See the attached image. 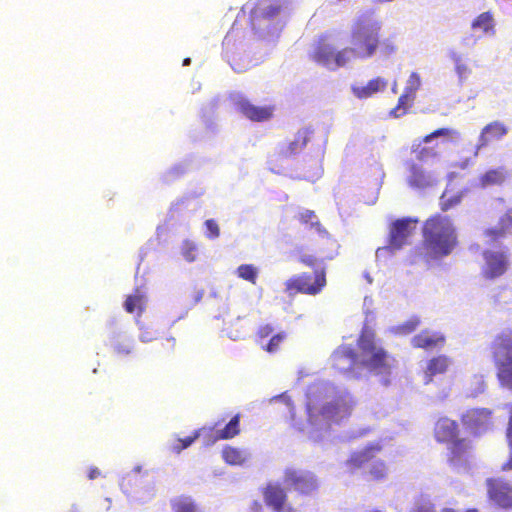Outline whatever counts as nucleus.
Wrapping results in <instances>:
<instances>
[{"label": "nucleus", "instance_id": "23", "mask_svg": "<svg viewBox=\"0 0 512 512\" xmlns=\"http://www.w3.org/2000/svg\"><path fill=\"white\" fill-rule=\"evenodd\" d=\"M434 431L439 442L450 443L458 438V424L448 417H441L436 422Z\"/></svg>", "mask_w": 512, "mask_h": 512}, {"label": "nucleus", "instance_id": "21", "mask_svg": "<svg viewBox=\"0 0 512 512\" xmlns=\"http://www.w3.org/2000/svg\"><path fill=\"white\" fill-rule=\"evenodd\" d=\"M507 133H508L507 127L500 121H493V122L489 123L488 125H486L482 129V131L479 135L475 155L478 154V151L482 147L488 145L492 141L500 140Z\"/></svg>", "mask_w": 512, "mask_h": 512}, {"label": "nucleus", "instance_id": "49", "mask_svg": "<svg viewBox=\"0 0 512 512\" xmlns=\"http://www.w3.org/2000/svg\"><path fill=\"white\" fill-rule=\"evenodd\" d=\"M137 325L139 326V329H140L139 340L142 343H149L157 338L156 332L150 331L148 329H144L140 325L139 321H137Z\"/></svg>", "mask_w": 512, "mask_h": 512}, {"label": "nucleus", "instance_id": "7", "mask_svg": "<svg viewBox=\"0 0 512 512\" xmlns=\"http://www.w3.org/2000/svg\"><path fill=\"white\" fill-rule=\"evenodd\" d=\"M381 450L378 443L367 446L364 450L354 453L348 465L353 468H365L374 480H383L387 477L388 468L382 460H373L374 455Z\"/></svg>", "mask_w": 512, "mask_h": 512}, {"label": "nucleus", "instance_id": "57", "mask_svg": "<svg viewBox=\"0 0 512 512\" xmlns=\"http://www.w3.org/2000/svg\"><path fill=\"white\" fill-rule=\"evenodd\" d=\"M302 262H304L307 265H313L314 259L312 258V256H304L302 257Z\"/></svg>", "mask_w": 512, "mask_h": 512}, {"label": "nucleus", "instance_id": "33", "mask_svg": "<svg viewBox=\"0 0 512 512\" xmlns=\"http://www.w3.org/2000/svg\"><path fill=\"white\" fill-rule=\"evenodd\" d=\"M174 512H198V506L189 496H178L171 500Z\"/></svg>", "mask_w": 512, "mask_h": 512}, {"label": "nucleus", "instance_id": "8", "mask_svg": "<svg viewBox=\"0 0 512 512\" xmlns=\"http://www.w3.org/2000/svg\"><path fill=\"white\" fill-rule=\"evenodd\" d=\"M283 479L287 487L302 495H312L319 486L315 474L304 469L286 468Z\"/></svg>", "mask_w": 512, "mask_h": 512}, {"label": "nucleus", "instance_id": "11", "mask_svg": "<svg viewBox=\"0 0 512 512\" xmlns=\"http://www.w3.org/2000/svg\"><path fill=\"white\" fill-rule=\"evenodd\" d=\"M482 274L487 279L503 275L508 268V255L504 250L487 249L483 252Z\"/></svg>", "mask_w": 512, "mask_h": 512}, {"label": "nucleus", "instance_id": "1", "mask_svg": "<svg viewBox=\"0 0 512 512\" xmlns=\"http://www.w3.org/2000/svg\"><path fill=\"white\" fill-rule=\"evenodd\" d=\"M306 398L305 420L296 418L294 405L287 393L272 397L270 402H283L288 407L291 425L313 442H322L329 435L331 424L348 417L353 405L348 392L326 381L311 384Z\"/></svg>", "mask_w": 512, "mask_h": 512}, {"label": "nucleus", "instance_id": "9", "mask_svg": "<svg viewBox=\"0 0 512 512\" xmlns=\"http://www.w3.org/2000/svg\"><path fill=\"white\" fill-rule=\"evenodd\" d=\"M417 220L412 218L398 219L392 223L389 234V245L387 247L378 248L376 255L379 257L386 251L395 252L400 250L407 244V239L415 230Z\"/></svg>", "mask_w": 512, "mask_h": 512}, {"label": "nucleus", "instance_id": "38", "mask_svg": "<svg viewBox=\"0 0 512 512\" xmlns=\"http://www.w3.org/2000/svg\"><path fill=\"white\" fill-rule=\"evenodd\" d=\"M412 152L416 154V158L420 161H428L438 156V152L433 147H421V142L413 143Z\"/></svg>", "mask_w": 512, "mask_h": 512}, {"label": "nucleus", "instance_id": "52", "mask_svg": "<svg viewBox=\"0 0 512 512\" xmlns=\"http://www.w3.org/2000/svg\"><path fill=\"white\" fill-rule=\"evenodd\" d=\"M204 432H206V428H201L199 430H197L194 434V436H191V437H187L185 439H182V442H183V446L184 448H188L190 445H192V443H194V441L199 438Z\"/></svg>", "mask_w": 512, "mask_h": 512}, {"label": "nucleus", "instance_id": "12", "mask_svg": "<svg viewBox=\"0 0 512 512\" xmlns=\"http://www.w3.org/2000/svg\"><path fill=\"white\" fill-rule=\"evenodd\" d=\"M462 421L472 433L481 435L493 427L492 411L487 408L470 409L463 414Z\"/></svg>", "mask_w": 512, "mask_h": 512}, {"label": "nucleus", "instance_id": "42", "mask_svg": "<svg viewBox=\"0 0 512 512\" xmlns=\"http://www.w3.org/2000/svg\"><path fill=\"white\" fill-rule=\"evenodd\" d=\"M378 50L381 55L384 57H389L397 52V45L395 43L394 38L387 37L380 39L379 38V46Z\"/></svg>", "mask_w": 512, "mask_h": 512}, {"label": "nucleus", "instance_id": "31", "mask_svg": "<svg viewBox=\"0 0 512 512\" xmlns=\"http://www.w3.org/2000/svg\"><path fill=\"white\" fill-rule=\"evenodd\" d=\"M239 433V416H234L223 429H217L213 434V439L208 440L207 444H213L219 439H230Z\"/></svg>", "mask_w": 512, "mask_h": 512}, {"label": "nucleus", "instance_id": "13", "mask_svg": "<svg viewBox=\"0 0 512 512\" xmlns=\"http://www.w3.org/2000/svg\"><path fill=\"white\" fill-rule=\"evenodd\" d=\"M488 494L499 507L512 508V485L503 479H488Z\"/></svg>", "mask_w": 512, "mask_h": 512}, {"label": "nucleus", "instance_id": "63", "mask_svg": "<svg viewBox=\"0 0 512 512\" xmlns=\"http://www.w3.org/2000/svg\"><path fill=\"white\" fill-rule=\"evenodd\" d=\"M365 278L366 280L368 281V283H372V278L370 277V275L368 273L365 274Z\"/></svg>", "mask_w": 512, "mask_h": 512}, {"label": "nucleus", "instance_id": "17", "mask_svg": "<svg viewBox=\"0 0 512 512\" xmlns=\"http://www.w3.org/2000/svg\"><path fill=\"white\" fill-rule=\"evenodd\" d=\"M471 29L473 34L470 37L465 38L468 41L466 44L475 45L479 39L483 36H493L495 34V22L492 15L489 12H484L477 16L471 23Z\"/></svg>", "mask_w": 512, "mask_h": 512}, {"label": "nucleus", "instance_id": "18", "mask_svg": "<svg viewBox=\"0 0 512 512\" xmlns=\"http://www.w3.org/2000/svg\"><path fill=\"white\" fill-rule=\"evenodd\" d=\"M447 57L453 64V71L457 77V84L459 86H463L473 72L468 59L454 48L447 50Z\"/></svg>", "mask_w": 512, "mask_h": 512}, {"label": "nucleus", "instance_id": "15", "mask_svg": "<svg viewBox=\"0 0 512 512\" xmlns=\"http://www.w3.org/2000/svg\"><path fill=\"white\" fill-rule=\"evenodd\" d=\"M231 99L237 110L252 121H265L272 116L271 107L255 106L241 94H233Z\"/></svg>", "mask_w": 512, "mask_h": 512}, {"label": "nucleus", "instance_id": "30", "mask_svg": "<svg viewBox=\"0 0 512 512\" xmlns=\"http://www.w3.org/2000/svg\"><path fill=\"white\" fill-rule=\"evenodd\" d=\"M222 457L229 465L241 466L250 459L251 454L247 449L226 446L222 450Z\"/></svg>", "mask_w": 512, "mask_h": 512}, {"label": "nucleus", "instance_id": "53", "mask_svg": "<svg viewBox=\"0 0 512 512\" xmlns=\"http://www.w3.org/2000/svg\"><path fill=\"white\" fill-rule=\"evenodd\" d=\"M170 449L175 452V453H180L182 450H184V446H183V442H182V439L178 438V439H175L171 444H170Z\"/></svg>", "mask_w": 512, "mask_h": 512}, {"label": "nucleus", "instance_id": "35", "mask_svg": "<svg viewBox=\"0 0 512 512\" xmlns=\"http://www.w3.org/2000/svg\"><path fill=\"white\" fill-rule=\"evenodd\" d=\"M439 137H448L451 141L457 142L461 134L456 129L451 128H440L432 132L431 134L425 136L422 140L423 143H430L432 140Z\"/></svg>", "mask_w": 512, "mask_h": 512}, {"label": "nucleus", "instance_id": "16", "mask_svg": "<svg viewBox=\"0 0 512 512\" xmlns=\"http://www.w3.org/2000/svg\"><path fill=\"white\" fill-rule=\"evenodd\" d=\"M420 87V75L417 72H412L407 79L404 93L399 98L398 106L391 111V114L394 117H400L405 113L406 108L413 103L415 94L420 89Z\"/></svg>", "mask_w": 512, "mask_h": 512}, {"label": "nucleus", "instance_id": "20", "mask_svg": "<svg viewBox=\"0 0 512 512\" xmlns=\"http://www.w3.org/2000/svg\"><path fill=\"white\" fill-rule=\"evenodd\" d=\"M408 184L413 188H426L433 186L437 182V178L431 172H427L423 167L416 163L409 164L408 167Z\"/></svg>", "mask_w": 512, "mask_h": 512}, {"label": "nucleus", "instance_id": "56", "mask_svg": "<svg viewBox=\"0 0 512 512\" xmlns=\"http://www.w3.org/2000/svg\"><path fill=\"white\" fill-rule=\"evenodd\" d=\"M100 475V471L98 468H93L90 470L89 472V478L90 479H95L97 478L98 476Z\"/></svg>", "mask_w": 512, "mask_h": 512}, {"label": "nucleus", "instance_id": "26", "mask_svg": "<svg viewBox=\"0 0 512 512\" xmlns=\"http://www.w3.org/2000/svg\"><path fill=\"white\" fill-rule=\"evenodd\" d=\"M236 27L233 25L231 31L227 33L223 40V47L225 50V55L228 58V62L232 69L238 73L246 71L250 67V62L247 64H240L238 63V58L236 53L234 52V37L236 35Z\"/></svg>", "mask_w": 512, "mask_h": 512}, {"label": "nucleus", "instance_id": "32", "mask_svg": "<svg viewBox=\"0 0 512 512\" xmlns=\"http://www.w3.org/2000/svg\"><path fill=\"white\" fill-rule=\"evenodd\" d=\"M146 302L145 291L138 288L134 294L127 297L124 307L129 313H132L136 308L139 310V313H141L145 308Z\"/></svg>", "mask_w": 512, "mask_h": 512}, {"label": "nucleus", "instance_id": "5", "mask_svg": "<svg viewBox=\"0 0 512 512\" xmlns=\"http://www.w3.org/2000/svg\"><path fill=\"white\" fill-rule=\"evenodd\" d=\"M250 9L251 27L259 38L277 36L285 24L286 13L281 0H259L256 4L247 3Z\"/></svg>", "mask_w": 512, "mask_h": 512}, {"label": "nucleus", "instance_id": "54", "mask_svg": "<svg viewBox=\"0 0 512 512\" xmlns=\"http://www.w3.org/2000/svg\"><path fill=\"white\" fill-rule=\"evenodd\" d=\"M273 332V328L270 325H264L259 328L258 335L261 339L268 337Z\"/></svg>", "mask_w": 512, "mask_h": 512}, {"label": "nucleus", "instance_id": "60", "mask_svg": "<svg viewBox=\"0 0 512 512\" xmlns=\"http://www.w3.org/2000/svg\"><path fill=\"white\" fill-rule=\"evenodd\" d=\"M167 341L169 342V344H171L172 347L175 345V338L170 337L167 339Z\"/></svg>", "mask_w": 512, "mask_h": 512}, {"label": "nucleus", "instance_id": "22", "mask_svg": "<svg viewBox=\"0 0 512 512\" xmlns=\"http://www.w3.org/2000/svg\"><path fill=\"white\" fill-rule=\"evenodd\" d=\"M471 449L470 441L456 438L449 443L450 462L456 467H463L468 462Z\"/></svg>", "mask_w": 512, "mask_h": 512}, {"label": "nucleus", "instance_id": "47", "mask_svg": "<svg viewBox=\"0 0 512 512\" xmlns=\"http://www.w3.org/2000/svg\"><path fill=\"white\" fill-rule=\"evenodd\" d=\"M133 346H134L133 340H127L124 342L117 341V342L113 343L114 350L118 354H123V355H128L132 351Z\"/></svg>", "mask_w": 512, "mask_h": 512}, {"label": "nucleus", "instance_id": "43", "mask_svg": "<svg viewBox=\"0 0 512 512\" xmlns=\"http://www.w3.org/2000/svg\"><path fill=\"white\" fill-rule=\"evenodd\" d=\"M486 384L483 376L475 375L471 381V386L467 390L468 397H477L485 391Z\"/></svg>", "mask_w": 512, "mask_h": 512}, {"label": "nucleus", "instance_id": "4", "mask_svg": "<svg viewBox=\"0 0 512 512\" xmlns=\"http://www.w3.org/2000/svg\"><path fill=\"white\" fill-rule=\"evenodd\" d=\"M357 353L359 367L383 377V383L388 384V375L394 364V358L382 347L380 339L376 338L371 326H363L358 339Z\"/></svg>", "mask_w": 512, "mask_h": 512}, {"label": "nucleus", "instance_id": "19", "mask_svg": "<svg viewBox=\"0 0 512 512\" xmlns=\"http://www.w3.org/2000/svg\"><path fill=\"white\" fill-rule=\"evenodd\" d=\"M388 82L382 77L371 79L367 83L355 82L351 85L352 94L360 99H368L386 89Z\"/></svg>", "mask_w": 512, "mask_h": 512}, {"label": "nucleus", "instance_id": "58", "mask_svg": "<svg viewBox=\"0 0 512 512\" xmlns=\"http://www.w3.org/2000/svg\"><path fill=\"white\" fill-rule=\"evenodd\" d=\"M469 165V159H465L463 160L462 162H460L459 164H456L455 166L461 168V169H466Z\"/></svg>", "mask_w": 512, "mask_h": 512}, {"label": "nucleus", "instance_id": "10", "mask_svg": "<svg viewBox=\"0 0 512 512\" xmlns=\"http://www.w3.org/2000/svg\"><path fill=\"white\" fill-rule=\"evenodd\" d=\"M331 361L334 368L350 377H358L361 374L357 353L347 345L338 347L333 352Z\"/></svg>", "mask_w": 512, "mask_h": 512}, {"label": "nucleus", "instance_id": "64", "mask_svg": "<svg viewBox=\"0 0 512 512\" xmlns=\"http://www.w3.org/2000/svg\"><path fill=\"white\" fill-rule=\"evenodd\" d=\"M134 470H135V472H137V473H138V472H140V471H141V467H140V466H136V467L134 468Z\"/></svg>", "mask_w": 512, "mask_h": 512}, {"label": "nucleus", "instance_id": "51", "mask_svg": "<svg viewBox=\"0 0 512 512\" xmlns=\"http://www.w3.org/2000/svg\"><path fill=\"white\" fill-rule=\"evenodd\" d=\"M182 173H184V166L181 164L176 165L165 174V181H172Z\"/></svg>", "mask_w": 512, "mask_h": 512}, {"label": "nucleus", "instance_id": "27", "mask_svg": "<svg viewBox=\"0 0 512 512\" xmlns=\"http://www.w3.org/2000/svg\"><path fill=\"white\" fill-rule=\"evenodd\" d=\"M450 364V359L444 355L430 359L424 372V383L429 384L434 376L445 373Z\"/></svg>", "mask_w": 512, "mask_h": 512}, {"label": "nucleus", "instance_id": "62", "mask_svg": "<svg viewBox=\"0 0 512 512\" xmlns=\"http://www.w3.org/2000/svg\"><path fill=\"white\" fill-rule=\"evenodd\" d=\"M392 92H393L394 94H396V93H397V83H396V82H394V84H393V86H392Z\"/></svg>", "mask_w": 512, "mask_h": 512}, {"label": "nucleus", "instance_id": "28", "mask_svg": "<svg viewBox=\"0 0 512 512\" xmlns=\"http://www.w3.org/2000/svg\"><path fill=\"white\" fill-rule=\"evenodd\" d=\"M505 234H512V210L500 218L497 227L485 231L486 242L498 240Z\"/></svg>", "mask_w": 512, "mask_h": 512}, {"label": "nucleus", "instance_id": "45", "mask_svg": "<svg viewBox=\"0 0 512 512\" xmlns=\"http://www.w3.org/2000/svg\"><path fill=\"white\" fill-rule=\"evenodd\" d=\"M409 512H435L433 504L425 498L416 500Z\"/></svg>", "mask_w": 512, "mask_h": 512}, {"label": "nucleus", "instance_id": "29", "mask_svg": "<svg viewBox=\"0 0 512 512\" xmlns=\"http://www.w3.org/2000/svg\"><path fill=\"white\" fill-rule=\"evenodd\" d=\"M293 290L312 295L319 293V287H315L312 278L307 275L291 278L286 282V291L291 293Z\"/></svg>", "mask_w": 512, "mask_h": 512}, {"label": "nucleus", "instance_id": "48", "mask_svg": "<svg viewBox=\"0 0 512 512\" xmlns=\"http://www.w3.org/2000/svg\"><path fill=\"white\" fill-rule=\"evenodd\" d=\"M205 227L207 229L206 236L208 238L215 239L219 237L220 230L217 223L213 219L206 220Z\"/></svg>", "mask_w": 512, "mask_h": 512}, {"label": "nucleus", "instance_id": "37", "mask_svg": "<svg viewBox=\"0 0 512 512\" xmlns=\"http://www.w3.org/2000/svg\"><path fill=\"white\" fill-rule=\"evenodd\" d=\"M420 324V320L418 317L413 316L408 319L406 322L400 325L390 327V332L398 335H406L413 332Z\"/></svg>", "mask_w": 512, "mask_h": 512}, {"label": "nucleus", "instance_id": "61", "mask_svg": "<svg viewBox=\"0 0 512 512\" xmlns=\"http://www.w3.org/2000/svg\"><path fill=\"white\" fill-rule=\"evenodd\" d=\"M190 62H191V59H190V58H185V59L183 60V66H187V65H189V64H190Z\"/></svg>", "mask_w": 512, "mask_h": 512}, {"label": "nucleus", "instance_id": "55", "mask_svg": "<svg viewBox=\"0 0 512 512\" xmlns=\"http://www.w3.org/2000/svg\"><path fill=\"white\" fill-rule=\"evenodd\" d=\"M325 283V275L323 273L316 274L313 284L315 285V287H319V291L325 286Z\"/></svg>", "mask_w": 512, "mask_h": 512}, {"label": "nucleus", "instance_id": "25", "mask_svg": "<svg viewBox=\"0 0 512 512\" xmlns=\"http://www.w3.org/2000/svg\"><path fill=\"white\" fill-rule=\"evenodd\" d=\"M509 176L508 171L504 167L490 169L481 175L477 180H474L472 187L487 188L494 185H501Z\"/></svg>", "mask_w": 512, "mask_h": 512}, {"label": "nucleus", "instance_id": "6", "mask_svg": "<svg viewBox=\"0 0 512 512\" xmlns=\"http://www.w3.org/2000/svg\"><path fill=\"white\" fill-rule=\"evenodd\" d=\"M488 351L500 385L512 392V330L495 335Z\"/></svg>", "mask_w": 512, "mask_h": 512}, {"label": "nucleus", "instance_id": "34", "mask_svg": "<svg viewBox=\"0 0 512 512\" xmlns=\"http://www.w3.org/2000/svg\"><path fill=\"white\" fill-rule=\"evenodd\" d=\"M308 131L300 130L295 136V139L288 145L287 149L283 152L285 156H292L299 153L308 142Z\"/></svg>", "mask_w": 512, "mask_h": 512}, {"label": "nucleus", "instance_id": "40", "mask_svg": "<svg viewBox=\"0 0 512 512\" xmlns=\"http://www.w3.org/2000/svg\"><path fill=\"white\" fill-rule=\"evenodd\" d=\"M299 219L302 223L309 224L312 228L315 227L319 234H326V230L321 228L317 216L314 211L303 210L299 213Z\"/></svg>", "mask_w": 512, "mask_h": 512}, {"label": "nucleus", "instance_id": "2", "mask_svg": "<svg viewBox=\"0 0 512 512\" xmlns=\"http://www.w3.org/2000/svg\"><path fill=\"white\" fill-rule=\"evenodd\" d=\"M382 22L373 15L364 14L355 19L350 28L351 47L338 49L321 40L312 52L313 60L330 71L346 66L353 59H369L379 46Z\"/></svg>", "mask_w": 512, "mask_h": 512}, {"label": "nucleus", "instance_id": "14", "mask_svg": "<svg viewBox=\"0 0 512 512\" xmlns=\"http://www.w3.org/2000/svg\"><path fill=\"white\" fill-rule=\"evenodd\" d=\"M263 496L266 505L274 512H294L287 501V494L280 484L269 483L263 491Z\"/></svg>", "mask_w": 512, "mask_h": 512}, {"label": "nucleus", "instance_id": "59", "mask_svg": "<svg viewBox=\"0 0 512 512\" xmlns=\"http://www.w3.org/2000/svg\"><path fill=\"white\" fill-rule=\"evenodd\" d=\"M184 202H185V199H180L172 205V208H176L178 205L184 204Z\"/></svg>", "mask_w": 512, "mask_h": 512}, {"label": "nucleus", "instance_id": "50", "mask_svg": "<svg viewBox=\"0 0 512 512\" xmlns=\"http://www.w3.org/2000/svg\"><path fill=\"white\" fill-rule=\"evenodd\" d=\"M373 304L372 298L366 296L364 298L363 307L366 314L364 326H370V323L374 320V315L370 312V307Z\"/></svg>", "mask_w": 512, "mask_h": 512}, {"label": "nucleus", "instance_id": "46", "mask_svg": "<svg viewBox=\"0 0 512 512\" xmlns=\"http://www.w3.org/2000/svg\"><path fill=\"white\" fill-rule=\"evenodd\" d=\"M285 335L284 334H277V335H274L266 345H264L263 343H261L262 347L268 351L269 353H273L275 351H277L280 343L283 341Z\"/></svg>", "mask_w": 512, "mask_h": 512}, {"label": "nucleus", "instance_id": "36", "mask_svg": "<svg viewBox=\"0 0 512 512\" xmlns=\"http://www.w3.org/2000/svg\"><path fill=\"white\" fill-rule=\"evenodd\" d=\"M258 273V268L252 264H242L235 271V274L239 278L246 280L252 284H256Z\"/></svg>", "mask_w": 512, "mask_h": 512}, {"label": "nucleus", "instance_id": "3", "mask_svg": "<svg viewBox=\"0 0 512 512\" xmlns=\"http://www.w3.org/2000/svg\"><path fill=\"white\" fill-rule=\"evenodd\" d=\"M424 257L427 262L449 256L458 244L453 221L447 216L429 218L423 227Z\"/></svg>", "mask_w": 512, "mask_h": 512}, {"label": "nucleus", "instance_id": "39", "mask_svg": "<svg viewBox=\"0 0 512 512\" xmlns=\"http://www.w3.org/2000/svg\"><path fill=\"white\" fill-rule=\"evenodd\" d=\"M465 194V191H460L454 195H449L448 191H445L440 198V205L443 211H447L454 206L458 205Z\"/></svg>", "mask_w": 512, "mask_h": 512}, {"label": "nucleus", "instance_id": "44", "mask_svg": "<svg viewBox=\"0 0 512 512\" xmlns=\"http://www.w3.org/2000/svg\"><path fill=\"white\" fill-rule=\"evenodd\" d=\"M506 436H507V440H508L510 453H509L508 461L503 463L501 466V469L503 471L512 470V407L510 408V416H509V422H508Z\"/></svg>", "mask_w": 512, "mask_h": 512}, {"label": "nucleus", "instance_id": "41", "mask_svg": "<svg viewBox=\"0 0 512 512\" xmlns=\"http://www.w3.org/2000/svg\"><path fill=\"white\" fill-rule=\"evenodd\" d=\"M181 254L187 262H194L198 255L196 243L189 239L184 240L181 245Z\"/></svg>", "mask_w": 512, "mask_h": 512}, {"label": "nucleus", "instance_id": "24", "mask_svg": "<svg viewBox=\"0 0 512 512\" xmlns=\"http://www.w3.org/2000/svg\"><path fill=\"white\" fill-rule=\"evenodd\" d=\"M444 342L445 338L441 333L429 330H424L411 339V343L414 347L426 350L441 347Z\"/></svg>", "mask_w": 512, "mask_h": 512}]
</instances>
